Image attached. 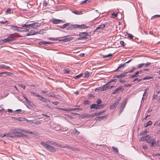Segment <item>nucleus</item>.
<instances>
[{"label": "nucleus", "mask_w": 160, "mask_h": 160, "mask_svg": "<svg viewBox=\"0 0 160 160\" xmlns=\"http://www.w3.org/2000/svg\"><path fill=\"white\" fill-rule=\"evenodd\" d=\"M79 36L80 37L77 39L78 40L90 39L91 38V36L89 35L88 32H81L79 33Z\"/></svg>", "instance_id": "f257e3e1"}, {"label": "nucleus", "mask_w": 160, "mask_h": 160, "mask_svg": "<svg viewBox=\"0 0 160 160\" xmlns=\"http://www.w3.org/2000/svg\"><path fill=\"white\" fill-rule=\"evenodd\" d=\"M41 144L48 151L51 152H55L56 151L55 148L49 144L46 143L45 142H41Z\"/></svg>", "instance_id": "f03ea898"}, {"label": "nucleus", "mask_w": 160, "mask_h": 160, "mask_svg": "<svg viewBox=\"0 0 160 160\" xmlns=\"http://www.w3.org/2000/svg\"><path fill=\"white\" fill-rule=\"evenodd\" d=\"M20 129H14V133L15 134V137H23L24 136V134L23 133H22L21 131H19Z\"/></svg>", "instance_id": "7ed1b4c3"}, {"label": "nucleus", "mask_w": 160, "mask_h": 160, "mask_svg": "<svg viewBox=\"0 0 160 160\" xmlns=\"http://www.w3.org/2000/svg\"><path fill=\"white\" fill-rule=\"evenodd\" d=\"M124 89L122 88V86H119L112 93V94H115L120 92H122L123 91Z\"/></svg>", "instance_id": "20e7f679"}, {"label": "nucleus", "mask_w": 160, "mask_h": 160, "mask_svg": "<svg viewBox=\"0 0 160 160\" xmlns=\"http://www.w3.org/2000/svg\"><path fill=\"white\" fill-rule=\"evenodd\" d=\"M127 99H126L125 100H124L123 102L121 104V105L120 108V112L119 113H120L122 112V111H123V109L125 107L127 103Z\"/></svg>", "instance_id": "39448f33"}, {"label": "nucleus", "mask_w": 160, "mask_h": 160, "mask_svg": "<svg viewBox=\"0 0 160 160\" xmlns=\"http://www.w3.org/2000/svg\"><path fill=\"white\" fill-rule=\"evenodd\" d=\"M155 138L153 139V141L152 142L151 144L150 145V147H157L159 146V141L158 140L157 141H156L155 140Z\"/></svg>", "instance_id": "423d86ee"}, {"label": "nucleus", "mask_w": 160, "mask_h": 160, "mask_svg": "<svg viewBox=\"0 0 160 160\" xmlns=\"http://www.w3.org/2000/svg\"><path fill=\"white\" fill-rule=\"evenodd\" d=\"M77 28V24H70L69 25L68 27L67 28V30H76Z\"/></svg>", "instance_id": "0eeeda50"}, {"label": "nucleus", "mask_w": 160, "mask_h": 160, "mask_svg": "<svg viewBox=\"0 0 160 160\" xmlns=\"http://www.w3.org/2000/svg\"><path fill=\"white\" fill-rule=\"evenodd\" d=\"M38 33V31H36V29H33L31 30L28 33H27L26 35L27 36L33 35L37 34Z\"/></svg>", "instance_id": "6e6552de"}, {"label": "nucleus", "mask_w": 160, "mask_h": 160, "mask_svg": "<svg viewBox=\"0 0 160 160\" xmlns=\"http://www.w3.org/2000/svg\"><path fill=\"white\" fill-rule=\"evenodd\" d=\"M14 34H18L17 33H15L14 34H10L8 37V38H9V41L10 42L16 40L15 37L13 36V35Z\"/></svg>", "instance_id": "1a4fd4ad"}, {"label": "nucleus", "mask_w": 160, "mask_h": 160, "mask_svg": "<svg viewBox=\"0 0 160 160\" xmlns=\"http://www.w3.org/2000/svg\"><path fill=\"white\" fill-rule=\"evenodd\" d=\"M127 76V75L126 74H124L123 73H121L120 75H116L113 77V78H118L120 79H121L123 77H125Z\"/></svg>", "instance_id": "9d476101"}, {"label": "nucleus", "mask_w": 160, "mask_h": 160, "mask_svg": "<svg viewBox=\"0 0 160 160\" xmlns=\"http://www.w3.org/2000/svg\"><path fill=\"white\" fill-rule=\"evenodd\" d=\"M14 129L11 130V131L9 132V134L10 135V138H15V134L14 133Z\"/></svg>", "instance_id": "9b49d317"}, {"label": "nucleus", "mask_w": 160, "mask_h": 160, "mask_svg": "<svg viewBox=\"0 0 160 160\" xmlns=\"http://www.w3.org/2000/svg\"><path fill=\"white\" fill-rule=\"evenodd\" d=\"M77 28H80L81 29H85L89 28V27L87 26L85 24H82L80 25L77 24Z\"/></svg>", "instance_id": "f8f14e48"}, {"label": "nucleus", "mask_w": 160, "mask_h": 160, "mask_svg": "<svg viewBox=\"0 0 160 160\" xmlns=\"http://www.w3.org/2000/svg\"><path fill=\"white\" fill-rule=\"evenodd\" d=\"M119 103L116 101L112 105H111L110 106L109 108L110 109H114L118 104Z\"/></svg>", "instance_id": "ddd939ff"}, {"label": "nucleus", "mask_w": 160, "mask_h": 160, "mask_svg": "<svg viewBox=\"0 0 160 160\" xmlns=\"http://www.w3.org/2000/svg\"><path fill=\"white\" fill-rule=\"evenodd\" d=\"M153 138L148 136V137L147 139V142L149 143H151V144L152 142L153 141Z\"/></svg>", "instance_id": "4468645a"}, {"label": "nucleus", "mask_w": 160, "mask_h": 160, "mask_svg": "<svg viewBox=\"0 0 160 160\" xmlns=\"http://www.w3.org/2000/svg\"><path fill=\"white\" fill-rule=\"evenodd\" d=\"M73 38L72 37H70V38H65L64 39H59L58 40L59 41H63L64 42H66L68 41H70L72 40Z\"/></svg>", "instance_id": "2eb2a0df"}, {"label": "nucleus", "mask_w": 160, "mask_h": 160, "mask_svg": "<svg viewBox=\"0 0 160 160\" xmlns=\"http://www.w3.org/2000/svg\"><path fill=\"white\" fill-rule=\"evenodd\" d=\"M106 117V116H103L97 117L95 118V120L96 121H101L104 118Z\"/></svg>", "instance_id": "dca6fc26"}, {"label": "nucleus", "mask_w": 160, "mask_h": 160, "mask_svg": "<svg viewBox=\"0 0 160 160\" xmlns=\"http://www.w3.org/2000/svg\"><path fill=\"white\" fill-rule=\"evenodd\" d=\"M105 25V24H101L98 27L96 28L95 31L98 32V30L100 29H102L104 28Z\"/></svg>", "instance_id": "f3484780"}, {"label": "nucleus", "mask_w": 160, "mask_h": 160, "mask_svg": "<svg viewBox=\"0 0 160 160\" xmlns=\"http://www.w3.org/2000/svg\"><path fill=\"white\" fill-rule=\"evenodd\" d=\"M83 11H72V12L77 15L82 14Z\"/></svg>", "instance_id": "a211bd4d"}, {"label": "nucleus", "mask_w": 160, "mask_h": 160, "mask_svg": "<svg viewBox=\"0 0 160 160\" xmlns=\"http://www.w3.org/2000/svg\"><path fill=\"white\" fill-rule=\"evenodd\" d=\"M11 27H13L14 28H15V29H14V31H17L19 32L21 31V30H20L19 29V28L21 29H22V28H20V27H18V26H13V25H11Z\"/></svg>", "instance_id": "6ab92c4d"}, {"label": "nucleus", "mask_w": 160, "mask_h": 160, "mask_svg": "<svg viewBox=\"0 0 160 160\" xmlns=\"http://www.w3.org/2000/svg\"><path fill=\"white\" fill-rule=\"evenodd\" d=\"M27 102L29 105L32 107V108H35L36 107V105L34 104L32 102H31L29 100Z\"/></svg>", "instance_id": "aec40b11"}, {"label": "nucleus", "mask_w": 160, "mask_h": 160, "mask_svg": "<svg viewBox=\"0 0 160 160\" xmlns=\"http://www.w3.org/2000/svg\"><path fill=\"white\" fill-rule=\"evenodd\" d=\"M0 68H4L7 69H10L9 67L5 65L2 64L0 65Z\"/></svg>", "instance_id": "412c9836"}, {"label": "nucleus", "mask_w": 160, "mask_h": 160, "mask_svg": "<svg viewBox=\"0 0 160 160\" xmlns=\"http://www.w3.org/2000/svg\"><path fill=\"white\" fill-rule=\"evenodd\" d=\"M54 42H46V41H42L39 42L38 44L40 45H43L45 44H51V43H54Z\"/></svg>", "instance_id": "4be33fe9"}, {"label": "nucleus", "mask_w": 160, "mask_h": 160, "mask_svg": "<svg viewBox=\"0 0 160 160\" xmlns=\"http://www.w3.org/2000/svg\"><path fill=\"white\" fill-rule=\"evenodd\" d=\"M97 106V104H93L91 105L90 106V108L91 109V110L90 112H94V110H93L92 109H94L95 107V106Z\"/></svg>", "instance_id": "5701e85b"}, {"label": "nucleus", "mask_w": 160, "mask_h": 160, "mask_svg": "<svg viewBox=\"0 0 160 160\" xmlns=\"http://www.w3.org/2000/svg\"><path fill=\"white\" fill-rule=\"evenodd\" d=\"M60 20L57 19H54L52 21L53 23L55 24L60 23Z\"/></svg>", "instance_id": "b1692460"}, {"label": "nucleus", "mask_w": 160, "mask_h": 160, "mask_svg": "<svg viewBox=\"0 0 160 160\" xmlns=\"http://www.w3.org/2000/svg\"><path fill=\"white\" fill-rule=\"evenodd\" d=\"M106 111V110H104L98 112H95V115H96V116H98L102 115L103 113L105 112Z\"/></svg>", "instance_id": "393cba45"}, {"label": "nucleus", "mask_w": 160, "mask_h": 160, "mask_svg": "<svg viewBox=\"0 0 160 160\" xmlns=\"http://www.w3.org/2000/svg\"><path fill=\"white\" fill-rule=\"evenodd\" d=\"M76 110H82V109L81 108H70L69 110H66L67 111H75Z\"/></svg>", "instance_id": "a878e982"}, {"label": "nucleus", "mask_w": 160, "mask_h": 160, "mask_svg": "<svg viewBox=\"0 0 160 160\" xmlns=\"http://www.w3.org/2000/svg\"><path fill=\"white\" fill-rule=\"evenodd\" d=\"M4 137H6L7 138H10V135L9 134V132L5 133L4 134H2V138H3Z\"/></svg>", "instance_id": "bb28decb"}, {"label": "nucleus", "mask_w": 160, "mask_h": 160, "mask_svg": "<svg viewBox=\"0 0 160 160\" xmlns=\"http://www.w3.org/2000/svg\"><path fill=\"white\" fill-rule=\"evenodd\" d=\"M97 90H100V91L102 92L105 91L103 86H102V87H99L98 88H96L95 89V91H97Z\"/></svg>", "instance_id": "cd10ccee"}, {"label": "nucleus", "mask_w": 160, "mask_h": 160, "mask_svg": "<svg viewBox=\"0 0 160 160\" xmlns=\"http://www.w3.org/2000/svg\"><path fill=\"white\" fill-rule=\"evenodd\" d=\"M148 137V135H147L146 136L142 137L141 138L140 140V141H143L145 140L146 141Z\"/></svg>", "instance_id": "c85d7f7f"}, {"label": "nucleus", "mask_w": 160, "mask_h": 160, "mask_svg": "<svg viewBox=\"0 0 160 160\" xmlns=\"http://www.w3.org/2000/svg\"><path fill=\"white\" fill-rule=\"evenodd\" d=\"M88 114H82L81 116V118H88Z\"/></svg>", "instance_id": "c756f323"}, {"label": "nucleus", "mask_w": 160, "mask_h": 160, "mask_svg": "<svg viewBox=\"0 0 160 160\" xmlns=\"http://www.w3.org/2000/svg\"><path fill=\"white\" fill-rule=\"evenodd\" d=\"M153 78V76H147L144 78H143L142 79L143 80H149L151 79H152Z\"/></svg>", "instance_id": "7c9ffc66"}, {"label": "nucleus", "mask_w": 160, "mask_h": 160, "mask_svg": "<svg viewBox=\"0 0 160 160\" xmlns=\"http://www.w3.org/2000/svg\"><path fill=\"white\" fill-rule=\"evenodd\" d=\"M83 103L84 105H89L91 103V102L88 100H85L84 101Z\"/></svg>", "instance_id": "2f4dec72"}, {"label": "nucleus", "mask_w": 160, "mask_h": 160, "mask_svg": "<svg viewBox=\"0 0 160 160\" xmlns=\"http://www.w3.org/2000/svg\"><path fill=\"white\" fill-rule=\"evenodd\" d=\"M152 121H149L147 122L146 125L145 126V127H147L148 126L151 125L152 124Z\"/></svg>", "instance_id": "473e14b6"}, {"label": "nucleus", "mask_w": 160, "mask_h": 160, "mask_svg": "<svg viewBox=\"0 0 160 160\" xmlns=\"http://www.w3.org/2000/svg\"><path fill=\"white\" fill-rule=\"evenodd\" d=\"M3 41L4 43H6L7 42H10L9 41V38L8 37L7 38H5L2 40H1V41Z\"/></svg>", "instance_id": "72a5a7b5"}, {"label": "nucleus", "mask_w": 160, "mask_h": 160, "mask_svg": "<svg viewBox=\"0 0 160 160\" xmlns=\"http://www.w3.org/2000/svg\"><path fill=\"white\" fill-rule=\"evenodd\" d=\"M112 148L113 149V151L115 153L118 152V149L114 147L113 146L112 147Z\"/></svg>", "instance_id": "f704fd0d"}, {"label": "nucleus", "mask_w": 160, "mask_h": 160, "mask_svg": "<svg viewBox=\"0 0 160 160\" xmlns=\"http://www.w3.org/2000/svg\"><path fill=\"white\" fill-rule=\"evenodd\" d=\"M28 130H26L24 129H20L19 131H21L22 132H24L26 133H28Z\"/></svg>", "instance_id": "c9c22d12"}, {"label": "nucleus", "mask_w": 160, "mask_h": 160, "mask_svg": "<svg viewBox=\"0 0 160 160\" xmlns=\"http://www.w3.org/2000/svg\"><path fill=\"white\" fill-rule=\"evenodd\" d=\"M83 75V74H82V73H80V74L78 75H77L76 76H75L74 77V78L75 79H78V78H80V77H81V76H82Z\"/></svg>", "instance_id": "e433bc0d"}, {"label": "nucleus", "mask_w": 160, "mask_h": 160, "mask_svg": "<svg viewBox=\"0 0 160 160\" xmlns=\"http://www.w3.org/2000/svg\"><path fill=\"white\" fill-rule=\"evenodd\" d=\"M31 24H24L22 25V27H25L28 28H29L30 27H31Z\"/></svg>", "instance_id": "4c0bfd02"}, {"label": "nucleus", "mask_w": 160, "mask_h": 160, "mask_svg": "<svg viewBox=\"0 0 160 160\" xmlns=\"http://www.w3.org/2000/svg\"><path fill=\"white\" fill-rule=\"evenodd\" d=\"M106 105V104L104 103L102 104L98 105V107H99V109L102 108L104 107Z\"/></svg>", "instance_id": "58836bf2"}, {"label": "nucleus", "mask_w": 160, "mask_h": 160, "mask_svg": "<svg viewBox=\"0 0 160 160\" xmlns=\"http://www.w3.org/2000/svg\"><path fill=\"white\" fill-rule=\"evenodd\" d=\"M127 36L130 39H132L134 37V36L132 34L129 33H127Z\"/></svg>", "instance_id": "ea45409f"}, {"label": "nucleus", "mask_w": 160, "mask_h": 160, "mask_svg": "<svg viewBox=\"0 0 160 160\" xmlns=\"http://www.w3.org/2000/svg\"><path fill=\"white\" fill-rule=\"evenodd\" d=\"M158 17L160 18V15H155L152 16L151 18V19H154L156 18H158Z\"/></svg>", "instance_id": "a19ab883"}, {"label": "nucleus", "mask_w": 160, "mask_h": 160, "mask_svg": "<svg viewBox=\"0 0 160 160\" xmlns=\"http://www.w3.org/2000/svg\"><path fill=\"white\" fill-rule=\"evenodd\" d=\"M118 14V12H114L113 13H111V15H112V16L116 17H117Z\"/></svg>", "instance_id": "79ce46f5"}, {"label": "nucleus", "mask_w": 160, "mask_h": 160, "mask_svg": "<svg viewBox=\"0 0 160 160\" xmlns=\"http://www.w3.org/2000/svg\"><path fill=\"white\" fill-rule=\"evenodd\" d=\"M96 116L95 115V112L93 113V114H88V118H92L94 116Z\"/></svg>", "instance_id": "37998d69"}, {"label": "nucleus", "mask_w": 160, "mask_h": 160, "mask_svg": "<svg viewBox=\"0 0 160 160\" xmlns=\"http://www.w3.org/2000/svg\"><path fill=\"white\" fill-rule=\"evenodd\" d=\"M142 78L139 79L138 78H136L133 79L132 81L133 82H134L136 81H137L138 82L139 81H142Z\"/></svg>", "instance_id": "c03bdc74"}, {"label": "nucleus", "mask_w": 160, "mask_h": 160, "mask_svg": "<svg viewBox=\"0 0 160 160\" xmlns=\"http://www.w3.org/2000/svg\"><path fill=\"white\" fill-rule=\"evenodd\" d=\"M69 23H66L65 24L62 26V28H66L69 25Z\"/></svg>", "instance_id": "a18cd8bd"}, {"label": "nucleus", "mask_w": 160, "mask_h": 160, "mask_svg": "<svg viewBox=\"0 0 160 160\" xmlns=\"http://www.w3.org/2000/svg\"><path fill=\"white\" fill-rule=\"evenodd\" d=\"M90 75L89 72L88 71H86L85 73V76L86 78H88Z\"/></svg>", "instance_id": "49530a36"}, {"label": "nucleus", "mask_w": 160, "mask_h": 160, "mask_svg": "<svg viewBox=\"0 0 160 160\" xmlns=\"http://www.w3.org/2000/svg\"><path fill=\"white\" fill-rule=\"evenodd\" d=\"M102 102V101L101 99H98L96 101V103H97V104H98V105L101 104Z\"/></svg>", "instance_id": "de8ad7c7"}, {"label": "nucleus", "mask_w": 160, "mask_h": 160, "mask_svg": "<svg viewBox=\"0 0 160 160\" xmlns=\"http://www.w3.org/2000/svg\"><path fill=\"white\" fill-rule=\"evenodd\" d=\"M31 27H32V28H35L37 27L35 22L31 24Z\"/></svg>", "instance_id": "09e8293b"}, {"label": "nucleus", "mask_w": 160, "mask_h": 160, "mask_svg": "<svg viewBox=\"0 0 160 160\" xmlns=\"http://www.w3.org/2000/svg\"><path fill=\"white\" fill-rule=\"evenodd\" d=\"M38 99L39 100L42 101H43V100L44 98L43 97L41 96L40 95H39V96H38Z\"/></svg>", "instance_id": "8fccbe9b"}, {"label": "nucleus", "mask_w": 160, "mask_h": 160, "mask_svg": "<svg viewBox=\"0 0 160 160\" xmlns=\"http://www.w3.org/2000/svg\"><path fill=\"white\" fill-rule=\"evenodd\" d=\"M102 86L103 87L105 91H106L108 89V87L106 84H105Z\"/></svg>", "instance_id": "3c124183"}, {"label": "nucleus", "mask_w": 160, "mask_h": 160, "mask_svg": "<svg viewBox=\"0 0 160 160\" xmlns=\"http://www.w3.org/2000/svg\"><path fill=\"white\" fill-rule=\"evenodd\" d=\"M66 148H68V149H70L73 151L75 150V149H74L72 147L70 146H69L67 145Z\"/></svg>", "instance_id": "603ef678"}, {"label": "nucleus", "mask_w": 160, "mask_h": 160, "mask_svg": "<svg viewBox=\"0 0 160 160\" xmlns=\"http://www.w3.org/2000/svg\"><path fill=\"white\" fill-rule=\"evenodd\" d=\"M112 56V54H108V55H103V57L104 58H106V57H110Z\"/></svg>", "instance_id": "864d4df0"}, {"label": "nucleus", "mask_w": 160, "mask_h": 160, "mask_svg": "<svg viewBox=\"0 0 160 160\" xmlns=\"http://www.w3.org/2000/svg\"><path fill=\"white\" fill-rule=\"evenodd\" d=\"M18 86L24 89H25L26 87V86L23 84H18Z\"/></svg>", "instance_id": "5fc2aeb1"}, {"label": "nucleus", "mask_w": 160, "mask_h": 160, "mask_svg": "<svg viewBox=\"0 0 160 160\" xmlns=\"http://www.w3.org/2000/svg\"><path fill=\"white\" fill-rule=\"evenodd\" d=\"M51 145H52L53 146H58V143L57 142H52H52Z\"/></svg>", "instance_id": "6e6d98bb"}, {"label": "nucleus", "mask_w": 160, "mask_h": 160, "mask_svg": "<svg viewBox=\"0 0 160 160\" xmlns=\"http://www.w3.org/2000/svg\"><path fill=\"white\" fill-rule=\"evenodd\" d=\"M29 31V30L28 29L25 28L23 29L22 30H21L20 32H27Z\"/></svg>", "instance_id": "4d7b16f0"}, {"label": "nucleus", "mask_w": 160, "mask_h": 160, "mask_svg": "<svg viewBox=\"0 0 160 160\" xmlns=\"http://www.w3.org/2000/svg\"><path fill=\"white\" fill-rule=\"evenodd\" d=\"M145 65L144 63H141L138 65V68H140L142 67L144 65Z\"/></svg>", "instance_id": "13d9d810"}, {"label": "nucleus", "mask_w": 160, "mask_h": 160, "mask_svg": "<svg viewBox=\"0 0 160 160\" xmlns=\"http://www.w3.org/2000/svg\"><path fill=\"white\" fill-rule=\"evenodd\" d=\"M42 101L44 102H48L50 101V100L48 99H46L44 98Z\"/></svg>", "instance_id": "bf43d9fd"}, {"label": "nucleus", "mask_w": 160, "mask_h": 160, "mask_svg": "<svg viewBox=\"0 0 160 160\" xmlns=\"http://www.w3.org/2000/svg\"><path fill=\"white\" fill-rule=\"evenodd\" d=\"M64 73H69L70 72V71L68 69H66L64 71Z\"/></svg>", "instance_id": "052dcab7"}, {"label": "nucleus", "mask_w": 160, "mask_h": 160, "mask_svg": "<svg viewBox=\"0 0 160 160\" xmlns=\"http://www.w3.org/2000/svg\"><path fill=\"white\" fill-rule=\"evenodd\" d=\"M120 44L122 45V47H123L125 46V43L123 41H120Z\"/></svg>", "instance_id": "680f3d73"}, {"label": "nucleus", "mask_w": 160, "mask_h": 160, "mask_svg": "<svg viewBox=\"0 0 160 160\" xmlns=\"http://www.w3.org/2000/svg\"><path fill=\"white\" fill-rule=\"evenodd\" d=\"M43 29H41L39 31V32H38V34H42L43 33H44V32H43Z\"/></svg>", "instance_id": "e2e57ef3"}, {"label": "nucleus", "mask_w": 160, "mask_h": 160, "mask_svg": "<svg viewBox=\"0 0 160 160\" xmlns=\"http://www.w3.org/2000/svg\"><path fill=\"white\" fill-rule=\"evenodd\" d=\"M73 132H76L77 134H79L80 133V132L78 131L76 129L74 128L73 130Z\"/></svg>", "instance_id": "0e129e2a"}, {"label": "nucleus", "mask_w": 160, "mask_h": 160, "mask_svg": "<svg viewBox=\"0 0 160 160\" xmlns=\"http://www.w3.org/2000/svg\"><path fill=\"white\" fill-rule=\"evenodd\" d=\"M48 3L46 1L44 0L43 1V5L44 6H46L47 5Z\"/></svg>", "instance_id": "69168bd1"}, {"label": "nucleus", "mask_w": 160, "mask_h": 160, "mask_svg": "<svg viewBox=\"0 0 160 160\" xmlns=\"http://www.w3.org/2000/svg\"><path fill=\"white\" fill-rule=\"evenodd\" d=\"M148 148V146L146 145H144L142 146V148L146 149H147Z\"/></svg>", "instance_id": "338daca9"}, {"label": "nucleus", "mask_w": 160, "mask_h": 160, "mask_svg": "<svg viewBox=\"0 0 160 160\" xmlns=\"http://www.w3.org/2000/svg\"><path fill=\"white\" fill-rule=\"evenodd\" d=\"M139 73V71H137L134 74L136 76V77H137L138 76V74Z\"/></svg>", "instance_id": "774afa93"}]
</instances>
